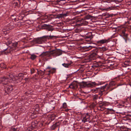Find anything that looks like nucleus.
<instances>
[{
    "mask_svg": "<svg viewBox=\"0 0 131 131\" xmlns=\"http://www.w3.org/2000/svg\"><path fill=\"white\" fill-rule=\"evenodd\" d=\"M23 79V75L22 74H19L18 76L15 78L12 75H9V77L7 78L4 77L0 78V83H2L6 85L8 83L12 82V81L14 80H18V81L17 82L18 83V81H20Z\"/></svg>",
    "mask_w": 131,
    "mask_h": 131,
    "instance_id": "1",
    "label": "nucleus"
},
{
    "mask_svg": "<svg viewBox=\"0 0 131 131\" xmlns=\"http://www.w3.org/2000/svg\"><path fill=\"white\" fill-rule=\"evenodd\" d=\"M62 54L61 51L60 49H57L51 51L43 52L39 55V56L41 58H45L52 56L56 57Z\"/></svg>",
    "mask_w": 131,
    "mask_h": 131,
    "instance_id": "2",
    "label": "nucleus"
},
{
    "mask_svg": "<svg viewBox=\"0 0 131 131\" xmlns=\"http://www.w3.org/2000/svg\"><path fill=\"white\" fill-rule=\"evenodd\" d=\"M106 85L103 86L101 88H96L92 90V92L95 93L99 92V94L100 96H102L104 93V89L105 88Z\"/></svg>",
    "mask_w": 131,
    "mask_h": 131,
    "instance_id": "3",
    "label": "nucleus"
},
{
    "mask_svg": "<svg viewBox=\"0 0 131 131\" xmlns=\"http://www.w3.org/2000/svg\"><path fill=\"white\" fill-rule=\"evenodd\" d=\"M88 21L84 20L83 18L77 21L76 25L77 26H85L88 24Z\"/></svg>",
    "mask_w": 131,
    "mask_h": 131,
    "instance_id": "4",
    "label": "nucleus"
},
{
    "mask_svg": "<svg viewBox=\"0 0 131 131\" xmlns=\"http://www.w3.org/2000/svg\"><path fill=\"white\" fill-rule=\"evenodd\" d=\"M52 26L50 25L44 24L41 25V27L42 29H45L48 31H52L53 29L52 27Z\"/></svg>",
    "mask_w": 131,
    "mask_h": 131,
    "instance_id": "5",
    "label": "nucleus"
},
{
    "mask_svg": "<svg viewBox=\"0 0 131 131\" xmlns=\"http://www.w3.org/2000/svg\"><path fill=\"white\" fill-rule=\"evenodd\" d=\"M82 122L85 123L89 121L90 119V116L88 113H87L84 115L82 117Z\"/></svg>",
    "mask_w": 131,
    "mask_h": 131,
    "instance_id": "6",
    "label": "nucleus"
},
{
    "mask_svg": "<svg viewBox=\"0 0 131 131\" xmlns=\"http://www.w3.org/2000/svg\"><path fill=\"white\" fill-rule=\"evenodd\" d=\"M69 88L73 89H75L78 87V84L76 81H74L71 83L69 86Z\"/></svg>",
    "mask_w": 131,
    "mask_h": 131,
    "instance_id": "7",
    "label": "nucleus"
},
{
    "mask_svg": "<svg viewBox=\"0 0 131 131\" xmlns=\"http://www.w3.org/2000/svg\"><path fill=\"white\" fill-rule=\"evenodd\" d=\"M42 37L46 39H56L58 37V36H44Z\"/></svg>",
    "mask_w": 131,
    "mask_h": 131,
    "instance_id": "8",
    "label": "nucleus"
},
{
    "mask_svg": "<svg viewBox=\"0 0 131 131\" xmlns=\"http://www.w3.org/2000/svg\"><path fill=\"white\" fill-rule=\"evenodd\" d=\"M67 15V14L66 13L65 14H60L56 15V17H55V18H56L60 19L62 17L63 18L65 17Z\"/></svg>",
    "mask_w": 131,
    "mask_h": 131,
    "instance_id": "9",
    "label": "nucleus"
},
{
    "mask_svg": "<svg viewBox=\"0 0 131 131\" xmlns=\"http://www.w3.org/2000/svg\"><path fill=\"white\" fill-rule=\"evenodd\" d=\"M117 30L118 32H122V33H125L126 31V30L125 28L122 26L119 27L116 30Z\"/></svg>",
    "mask_w": 131,
    "mask_h": 131,
    "instance_id": "10",
    "label": "nucleus"
},
{
    "mask_svg": "<svg viewBox=\"0 0 131 131\" xmlns=\"http://www.w3.org/2000/svg\"><path fill=\"white\" fill-rule=\"evenodd\" d=\"M109 42V39H103L99 40L97 41V43L100 44H104L107 43Z\"/></svg>",
    "mask_w": 131,
    "mask_h": 131,
    "instance_id": "11",
    "label": "nucleus"
},
{
    "mask_svg": "<svg viewBox=\"0 0 131 131\" xmlns=\"http://www.w3.org/2000/svg\"><path fill=\"white\" fill-rule=\"evenodd\" d=\"M13 89V88L12 86L8 85L5 88V90L6 92L8 93L10 92V91L12 90Z\"/></svg>",
    "mask_w": 131,
    "mask_h": 131,
    "instance_id": "12",
    "label": "nucleus"
},
{
    "mask_svg": "<svg viewBox=\"0 0 131 131\" xmlns=\"http://www.w3.org/2000/svg\"><path fill=\"white\" fill-rule=\"evenodd\" d=\"M56 71V69L55 68H52L48 71L49 73L47 74L48 75H50V74H53Z\"/></svg>",
    "mask_w": 131,
    "mask_h": 131,
    "instance_id": "13",
    "label": "nucleus"
},
{
    "mask_svg": "<svg viewBox=\"0 0 131 131\" xmlns=\"http://www.w3.org/2000/svg\"><path fill=\"white\" fill-rule=\"evenodd\" d=\"M128 129V128L124 126H122L120 128V130L121 131H127Z\"/></svg>",
    "mask_w": 131,
    "mask_h": 131,
    "instance_id": "14",
    "label": "nucleus"
},
{
    "mask_svg": "<svg viewBox=\"0 0 131 131\" xmlns=\"http://www.w3.org/2000/svg\"><path fill=\"white\" fill-rule=\"evenodd\" d=\"M91 34L90 35H88V34L86 35L83 36V37L85 38H89L91 39L92 38V33H90Z\"/></svg>",
    "mask_w": 131,
    "mask_h": 131,
    "instance_id": "15",
    "label": "nucleus"
},
{
    "mask_svg": "<svg viewBox=\"0 0 131 131\" xmlns=\"http://www.w3.org/2000/svg\"><path fill=\"white\" fill-rule=\"evenodd\" d=\"M30 58L32 60H34L36 58L37 56L34 54H31Z\"/></svg>",
    "mask_w": 131,
    "mask_h": 131,
    "instance_id": "16",
    "label": "nucleus"
},
{
    "mask_svg": "<svg viewBox=\"0 0 131 131\" xmlns=\"http://www.w3.org/2000/svg\"><path fill=\"white\" fill-rule=\"evenodd\" d=\"M92 17L90 15H88L86 16L84 18H83L84 20H85L86 19H89L91 18Z\"/></svg>",
    "mask_w": 131,
    "mask_h": 131,
    "instance_id": "17",
    "label": "nucleus"
},
{
    "mask_svg": "<svg viewBox=\"0 0 131 131\" xmlns=\"http://www.w3.org/2000/svg\"><path fill=\"white\" fill-rule=\"evenodd\" d=\"M100 107L101 108H102L103 107V106H106V104L105 102H103L102 103H100Z\"/></svg>",
    "mask_w": 131,
    "mask_h": 131,
    "instance_id": "18",
    "label": "nucleus"
},
{
    "mask_svg": "<svg viewBox=\"0 0 131 131\" xmlns=\"http://www.w3.org/2000/svg\"><path fill=\"white\" fill-rule=\"evenodd\" d=\"M0 67L4 69L6 68V65L4 63H1L0 64Z\"/></svg>",
    "mask_w": 131,
    "mask_h": 131,
    "instance_id": "19",
    "label": "nucleus"
},
{
    "mask_svg": "<svg viewBox=\"0 0 131 131\" xmlns=\"http://www.w3.org/2000/svg\"><path fill=\"white\" fill-rule=\"evenodd\" d=\"M13 131H19V129L17 127H13L11 129Z\"/></svg>",
    "mask_w": 131,
    "mask_h": 131,
    "instance_id": "20",
    "label": "nucleus"
},
{
    "mask_svg": "<svg viewBox=\"0 0 131 131\" xmlns=\"http://www.w3.org/2000/svg\"><path fill=\"white\" fill-rule=\"evenodd\" d=\"M115 8V7H114L113 6H111L110 7L108 8H106L105 9H104V10H110L111 9H112Z\"/></svg>",
    "mask_w": 131,
    "mask_h": 131,
    "instance_id": "21",
    "label": "nucleus"
},
{
    "mask_svg": "<svg viewBox=\"0 0 131 131\" xmlns=\"http://www.w3.org/2000/svg\"><path fill=\"white\" fill-rule=\"evenodd\" d=\"M99 96H98L97 95H95L93 96V100L94 101L95 100L98 99Z\"/></svg>",
    "mask_w": 131,
    "mask_h": 131,
    "instance_id": "22",
    "label": "nucleus"
},
{
    "mask_svg": "<svg viewBox=\"0 0 131 131\" xmlns=\"http://www.w3.org/2000/svg\"><path fill=\"white\" fill-rule=\"evenodd\" d=\"M120 35L123 36L125 38H126L127 37L128 34L127 33H121Z\"/></svg>",
    "mask_w": 131,
    "mask_h": 131,
    "instance_id": "23",
    "label": "nucleus"
},
{
    "mask_svg": "<svg viewBox=\"0 0 131 131\" xmlns=\"http://www.w3.org/2000/svg\"><path fill=\"white\" fill-rule=\"evenodd\" d=\"M62 65L64 67L68 68L70 65V64L69 63H63Z\"/></svg>",
    "mask_w": 131,
    "mask_h": 131,
    "instance_id": "24",
    "label": "nucleus"
},
{
    "mask_svg": "<svg viewBox=\"0 0 131 131\" xmlns=\"http://www.w3.org/2000/svg\"><path fill=\"white\" fill-rule=\"evenodd\" d=\"M33 129L32 127H30L28 128L26 130V131H31Z\"/></svg>",
    "mask_w": 131,
    "mask_h": 131,
    "instance_id": "25",
    "label": "nucleus"
},
{
    "mask_svg": "<svg viewBox=\"0 0 131 131\" xmlns=\"http://www.w3.org/2000/svg\"><path fill=\"white\" fill-rule=\"evenodd\" d=\"M105 109H107L109 111H110V112H115V111L112 108H106Z\"/></svg>",
    "mask_w": 131,
    "mask_h": 131,
    "instance_id": "26",
    "label": "nucleus"
},
{
    "mask_svg": "<svg viewBox=\"0 0 131 131\" xmlns=\"http://www.w3.org/2000/svg\"><path fill=\"white\" fill-rule=\"evenodd\" d=\"M101 96H100L99 97V102H102L103 100V98L101 97Z\"/></svg>",
    "mask_w": 131,
    "mask_h": 131,
    "instance_id": "27",
    "label": "nucleus"
},
{
    "mask_svg": "<svg viewBox=\"0 0 131 131\" xmlns=\"http://www.w3.org/2000/svg\"><path fill=\"white\" fill-rule=\"evenodd\" d=\"M63 107L64 108H66L67 107V104L66 103H64L63 104Z\"/></svg>",
    "mask_w": 131,
    "mask_h": 131,
    "instance_id": "28",
    "label": "nucleus"
},
{
    "mask_svg": "<svg viewBox=\"0 0 131 131\" xmlns=\"http://www.w3.org/2000/svg\"><path fill=\"white\" fill-rule=\"evenodd\" d=\"M57 127V125L56 124H53L51 127V129H54L55 128Z\"/></svg>",
    "mask_w": 131,
    "mask_h": 131,
    "instance_id": "29",
    "label": "nucleus"
},
{
    "mask_svg": "<svg viewBox=\"0 0 131 131\" xmlns=\"http://www.w3.org/2000/svg\"><path fill=\"white\" fill-rule=\"evenodd\" d=\"M57 127V125L56 124H53L51 127V129H54L55 128Z\"/></svg>",
    "mask_w": 131,
    "mask_h": 131,
    "instance_id": "30",
    "label": "nucleus"
},
{
    "mask_svg": "<svg viewBox=\"0 0 131 131\" xmlns=\"http://www.w3.org/2000/svg\"><path fill=\"white\" fill-rule=\"evenodd\" d=\"M13 4L14 5L16 6H18V2H14Z\"/></svg>",
    "mask_w": 131,
    "mask_h": 131,
    "instance_id": "31",
    "label": "nucleus"
},
{
    "mask_svg": "<svg viewBox=\"0 0 131 131\" xmlns=\"http://www.w3.org/2000/svg\"><path fill=\"white\" fill-rule=\"evenodd\" d=\"M113 113V112H110L108 110H107V111H106V114H112Z\"/></svg>",
    "mask_w": 131,
    "mask_h": 131,
    "instance_id": "32",
    "label": "nucleus"
},
{
    "mask_svg": "<svg viewBox=\"0 0 131 131\" xmlns=\"http://www.w3.org/2000/svg\"><path fill=\"white\" fill-rule=\"evenodd\" d=\"M32 30L30 28H28L26 30V31L27 32H30Z\"/></svg>",
    "mask_w": 131,
    "mask_h": 131,
    "instance_id": "33",
    "label": "nucleus"
},
{
    "mask_svg": "<svg viewBox=\"0 0 131 131\" xmlns=\"http://www.w3.org/2000/svg\"><path fill=\"white\" fill-rule=\"evenodd\" d=\"M30 71H31V74H32L34 72V71H35V70L33 69H31Z\"/></svg>",
    "mask_w": 131,
    "mask_h": 131,
    "instance_id": "34",
    "label": "nucleus"
},
{
    "mask_svg": "<svg viewBox=\"0 0 131 131\" xmlns=\"http://www.w3.org/2000/svg\"><path fill=\"white\" fill-rule=\"evenodd\" d=\"M48 21L50 23V24H52L53 25H55V24H54L53 22L52 23L51 22L50 20H49Z\"/></svg>",
    "mask_w": 131,
    "mask_h": 131,
    "instance_id": "35",
    "label": "nucleus"
},
{
    "mask_svg": "<svg viewBox=\"0 0 131 131\" xmlns=\"http://www.w3.org/2000/svg\"><path fill=\"white\" fill-rule=\"evenodd\" d=\"M48 21L50 23V24H52L53 25H55V24H54L53 22L52 23L51 22L50 20H49Z\"/></svg>",
    "mask_w": 131,
    "mask_h": 131,
    "instance_id": "36",
    "label": "nucleus"
},
{
    "mask_svg": "<svg viewBox=\"0 0 131 131\" xmlns=\"http://www.w3.org/2000/svg\"><path fill=\"white\" fill-rule=\"evenodd\" d=\"M5 52L4 51H0V56L1 54H3Z\"/></svg>",
    "mask_w": 131,
    "mask_h": 131,
    "instance_id": "37",
    "label": "nucleus"
},
{
    "mask_svg": "<svg viewBox=\"0 0 131 131\" xmlns=\"http://www.w3.org/2000/svg\"><path fill=\"white\" fill-rule=\"evenodd\" d=\"M110 84L111 85H115V83L113 82L112 81L110 82Z\"/></svg>",
    "mask_w": 131,
    "mask_h": 131,
    "instance_id": "38",
    "label": "nucleus"
},
{
    "mask_svg": "<svg viewBox=\"0 0 131 131\" xmlns=\"http://www.w3.org/2000/svg\"><path fill=\"white\" fill-rule=\"evenodd\" d=\"M71 30L70 29H67L66 30L65 32H69Z\"/></svg>",
    "mask_w": 131,
    "mask_h": 131,
    "instance_id": "39",
    "label": "nucleus"
},
{
    "mask_svg": "<svg viewBox=\"0 0 131 131\" xmlns=\"http://www.w3.org/2000/svg\"><path fill=\"white\" fill-rule=\"evenodd\" d=\"M68 35L67 36H63V37H62V38H66V37H68V36H69V33H68L67 34Z\"/></svg>",
    "mask_w": 131,
    "mask_h": 131,
    "instance_id": "40",
    "label": "nucleus"
},
{
    "mask_svg": "<svg viewBox=\"0 0 131 131\" xmlns=\"http://www.w3.org/2000/svg\"><path fill=\"white\" fill-rule=\"evenodd\" d=\"M64 1V0H58V2H60L61 1Z\"/></svg>",
    "mask_w": 131,
    "mask_h": 131,
    "instance_id": "41",
    "label": "nucleus"
},
{
    "mask_svg": "<svg viewBox=\"0 0 131 131\" xmlns=\"http://www.w3.org/2000/svg\"><path fill=\"white\" fill-rule=\"evenodd\" d=\"M47 69H50V68L49 67H48L47 68Z\"/></svg>",
    "mask_w": 131,
    "mask_h": 131,
    "instance_id": "42",
    "label": "nucleus"
},
{
    "mask_svg": "<svg viewBox=\"0 0 131 131\" xmlns=\"http://www.w3.org/2000/svg\"><path fill=\"white\" fill-rule=\"evenodd\" d=\"M130 99H131V94L130 95Z\"/></svg>",
    "mask_w": 131,
    "mask_h": 131,
    "instance_id": "43",
    "label": "nucleus"
},
{
    "mask_svg": "<svg viewBox=\"0 0 131 131\" xmlns=\"http://www.w3.org/2000/svg\"><path fill=\"white\" fill-rule=\"evenodd\" d=\"M129 19H130V20H131V17H130V18Z\"/></svg>",
    "mask_w": 131,
    "mask_h": 131,
    "instance_id": "44",
    "label": "nucleus"
},
{
    "mask_svg": "<svg viewBox=\"0 0 131 131\" xmlns=\"http://www.w3.org/2000/svg\"><path fill=\"white\" fill-rule=\"evenodd\" d=\"M3 32H5V31L4 30H3Z\"/></svg>",
    "mask_w": 131,
    "mask_h": 131,
    "instance_id": "45",
    "label": "nucleus"
},
{
    "mask_svg": "<svg viewBox=\"0 0 131 131\" xmlns=\"http://www.w3.org/2000/svg\"><path fill=\"white\" fill-rule=\"evenodd\" d=\"M92 47L91 46H89V47Z\"/></svg>",
    "mask_w": 131,
    "mask_h": 131,
    "instance_id": "46",
    "label": "nucleus"
},
{
    "mask_svg": "<svg viewBox=\"0 0 131 131\" xmlns=\"http://www.w3.org/2000/svg\"><path fill=\"white\" fill-rule=\"evenodd\" d=\"M88 33H92V32H88Z\"/></svg>",
    "mask_w": 131,
    "mask_h": 131,
    "instance_id": "47",
    "label": "nucleus"
},
{
    "mask_svg": "<svg viewBox=\"0 0 131 131\" xmlns=\"http://www.w3.org/2000/svg\"><path fill=\"white\" fill-rule=\"evenodd\" d=\"M100 110H101V111H102V110L101 109H100Z\"/></svg>",
    "mask_w": 131,
    "mask_h": 131,
    "instance_id": "48",
    "label": "nucleus"
},
{
    "mask_svg": "<svg viewBox=\"0 0 131 131\" xmlns=\"http://www.w3.org/2000/svg\"><path fill=\"white\" fill-rule=\"evenodd\" d=\"M107 92L106 93V94H107Z\"/></svg>",
    "mask_w": 131,
    "mask_h": 131,
    "instance_id": "49",
    "label": "nucleus"
},
{
    "mask_svg": "<svg viewBox=\"0 0 131 131\" xmlns=\"http://www.w3.org/2000/svg\"><path fill=\"white\" fill-rule=\"evenodd\" d=\"M7 49H6L5 50H7Z\"/></svg>",
    "mask_w": 131,
    "mask_h": 131,
    "instance_id": "50",
    "label": "nucleus"
}]
</instances>
